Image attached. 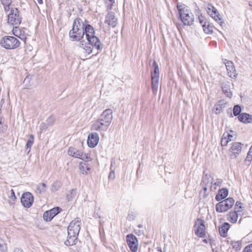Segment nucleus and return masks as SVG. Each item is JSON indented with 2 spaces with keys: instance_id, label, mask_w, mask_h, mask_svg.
I'll return each instance as SVG.
<instances>
[{
  "instance_id": "6ab92c4d",
  "label": "nucleus",
  "mask_w": 252,
  "mask_h": 252,
  "mask_svg": "<svg viewBox=\"0 0 252 252\" xmlns=\"http://www.w3.org/2000/svg\"><path fill=\"white\" fill-rule=\"evenodd\" d=\"M225 64L228 76L231 78L236 77V73H235V69L233 63L231 61H228Z\"/></svg>"
},
{
  "instance_id": "20e7f679",
  "label": "nucleus",
  "mask_w": 252,
  "mask_h": 252,
  "mask_svg": "<svg viewBox=\"0 0 252 252\" xmlns=\"http://www.w3.org/2000/svg\"><path fill=\"white\" fill-rule=\"evenodd\" d=\"M177 5L181 19L185 25L191 26L194 22V15L190 10L186 7Z\"/></svg>"
},
{
  "instance_id": "13d9d810",
  "label": "nucleus",
  "mask_w": 252,
  "mask_h": 252,
  "mask_svg": "<svg viewBox=\"0 0 252 252\" xmlns=\"http://www.w3.org/2000/svg\"><path fill=\"white\" fill-rule=\"evenodd\" d=\"M25 89H29V85H27L26 84V85H25Z\"/></svg>"
},
{
  "instance_id": "a19ab883",
  "label": "nucleus",
  "mask_w": 252,
  "mask_h": 252,
  "mask_svg": "<svg viewBox=\"0 0 252 252\" xmlns=\"http://www.w3.org/2000/svg\"><path fill=\"white\" fill-rule=\"evenodd\" d=\"M7 250V247L6 244L2 240H0V251L2 252H4Z\"/></svg>"
},
{
  "instance_id": "9d476101",
  "label": "nucleus",
  "mask_w": 252,
  "mask_h": 252,
  "mask_svg": "<svg viewBox=\"0 0 252 252\" xmlns=\"http://www.w3.org/2000/svg\"><path fill=\"white\" fill-rule=\"evenodd\" d=\"M67 153L69 156L81 159L85 161H89L90 158V157L87 155L73 147L69 148Z\"/></svg>"
},
{
  "instance_id": "f8f14e48",
  "label": "nucleus",
  "mask_w": 252,
  "mask_h": 252,
  "mask_svg": "<svg viewBox=\"0 0 252 252\" xmlns=\"http://www.w3.org/2000/svg\"><path fill=\"white\" fill-rule=\"evenodd\" d=\"M196 229L195 234L200 238H203L206 235L205 221L203 220L198 219L195 222Z\"/></svg>"
},
{
  "instance_id": "473e14b6",
  "label": "nucleus",
  "mask_w": 252,
  "mask_h": 252,
  "mask_svg": "<svg viewBox=\"0 0 252 252\" xmlns=\"http://www.w3.org/2000/svg\"><path fill=\"white\" fill-rule=\"evenodd\" d=\"M79 169L83 173L84 172L87 173L88 171L90 170V168L88 167L87 164L85 162H80Z\"/></svg>"
},
{
  "instance_id": "5701e85b",
  "label": "nucleus",
  "mask_w": 252,
  "mask_h": 252,
  "mask_svg": "<svg viewBox=\"0 0 252 252\" xmlns=\"http://www.w3.org/2000/svg\"><path fill=\"white\" fill-rule=\"evenodd\" d=\"M239 121L244 123H251L252 122V115L242 113L238 117Z\"/></svg>"
},
{
  "instance_id": "0eeeda50",
  "label": "nucleus",
  "mask_w": 252,
  "mask_h": 252,
  "mask_svg": "<svg viewBox=\"0 0 252 252\" xmlns=\"http://www.w3.org/2000/svg\"><path fill=\"white\" fill-rule=\"evenodd\" d=\"M234 203V200L232 198H228L220 201L216 205V211L219 213L226 212L233 206Z\"/></svg>"
},
{
  "instance_id": "ddd939ff",
  "label": "nucleus",
  "mask_w": 252,
  "mask_h": 252,
  "mask_svg": "<svg viewBox=\"0 0 252 252\" xmlns=\"http://www.w3.org/2000/svg\"><path fill=\"white\" fill-rule=\"evenodd\" d=\"M198 20L201 24L204 32L207 34H211L213 32V27L212 26L207 19L201 14L198 16Z\"/></svg>"
},
{
  "instance_id": "8fccbe9b",
  "label": "nucleus",
  "mask_w": 252,
  "mask_h": 252,
  "mask_svg": "<svg viewBox=\"0 0 252 252\" xmlns=\"http://www.w3.org/2000/svg\"><path fill=\"white\" fill-rule=\"evenodd\" d=\"M3 6L4 7V9L5 11H8L9 10V9H10L9 6L10 5H3Z\"/></svg>"
},
{
  "instance_id": "bb28decb",
  "label": "nucleus",
  "mask_w": 252,
  "mask_h": 252,
  "mask_svg": "<svg viewBox=\"0 0 252 252\" xmlns=\"http://www.w3.org/2000/svg\"><path fill=\"white\" fill-rule=\"evenodd\" d=\"M228 218L227 220L230 221L231 223H235L237 220L238 215L237 213V211H234L232 212H230L229 214L227 215Z\"/></svg>"
},
{
  "instance_id": "cd10ccee",
  "label": "nucleus",
  "mask_w": 252,
  "mask_h": 252,
  "mask_svg": "<svg viewBox=\"0 0 252 252\" xmlns=\"http://www.w3.org/2000/svg\"><path fill=\"white\" fill-rule=\"evenodd\" d=\"M34 142V136L32 134L30 135V137L26 145V152L29 154L31 151V147Z\"/></svg>"
},
{
  "instance_id": "4d7b16f0",
  "label": "nucleus",
  "mask_w": 252,
  "mask_h": 252,
  "mask_svg": "<svg viewBox=\"0 0 252 252\" xmlns=\"http://www.w3.org/2000/svg\"><path fill=\"white\" fill-rule=\"evenodd\" d=\"M249 5L250 6H251L252 7V1L249 2Z\"/></svg>"
},
{
  "instance_id": "58836bf2",
  "label": "nucleus",
  "mask_w": 252,
  "mask_h": 252,
  "mask_svg": "<svg viewBox=\"0 0 252 252\" xmlns=\"http://www.w3.org/2000/svg\"><path fill=\"white\" fill-rule=\"evenodd\" d=\"M76 190L72 189L70 190V194L67 195V198L68 200H71L73 197L76 196Z\"/></svg>"
},
{
  "instance_id": "39448f33",
  "label": "nucleus",
  "mask_w": 252,
  "mask_h": 252,
  "mask_svg": "<svg viewBox=\"0 0 252 252\" xmlns=\"http://www.w3.org/2000/svg\"><path fill=\"white\" fill-rule=\"evenodd\" d=\"M20 42L15 37L12 36H5L0 41V45L6 49H14L18 48Z\"/></svg>"
},
{
  "instance_id": "a211bd4d",
  "label": "nucleus",
  "mask_w": 252,
  "mask_h": 252,
  "mask_svg": "<svg viewBox=\"0 0 252 252\" xmlns=\"http://www.w3.org/2000/svg\"><path fill=\"white\" fill-rule=\"evenodd\" d=\"M105 23H107L109 26L115 27L117 25V19L112 12H109L105 17Z\"/></svg>"
},
{
  "instance_id": "ea45409f",
  "label": "nucleus",
  "mask_w": 252,
  "mask_h": 252,
  "mask_svg": "<svg viewBox=\"0 0 252 252\" xmlns=\"http://www.w3.org/2000/svg\"><path fill=\"white\" fill-rule=\"evenodd\" d=\"M76 19H79L80 20V22H80V27L82 28V29L83 28H85V27L86 26V25L87 26V25H90L89 24V22L87 20H86V19H85L84 20H83L82 19H81V18H76Z\"/></svg>"
},
{
  "instance_id": "7c9ffc66",
  "label": "nucleus",
  "mask_w": 252,
  "mask_h": 252,
  "mask_svg": "<svg viewBox=\"0 0 252 252\" xmlns=\"http://www.w3.org/2000/svg\"><path fill=\"white\" fill-rule=\"evenodd\" d=\"M55 121V117L53 116H50L46 120V123H43L42 125L43 126H45V125H47V126H52L54 124Z\"/></svg>"
},
{
  "instance_id": "6e6d98bb",
  "label": "nucleus",
  "mask_w": 252,
  "mask_h": 252,
  "mask_svg": "<svg viewBox=\"0 0 252 252\" xmlns=\"http://www.w3.org/2000/svg\"><path fill=\"white\" fill-rule=\"evenodd\" d=\"M37 2L39 3V4H42L43 3V0H36Z\"/></svg>"
},
{
  "instance_id": "c9c22d12",
  "label": "nucleus",
  "mask_w": 252,
  "mask_h": 252,
  "mask_svg": "<svg viewBox=\"0 0 252 252\" xmlns=\"http://www.w3.org/2000/svg\"><path fill=\"white\" fill-rule=\"evenodd\" d=\"M241 111V109L239 105H236L234 106L233 109V113L234 116H236L240 115V113Z\"/></svg>"
},
{
  "instance_id": "09e8293b",
  "label": "nucleus",
  "mask_w": 252,
  "mask_h": 252,
  "mask_svg": "<svg viewBox=\"0 0 252 252\" xmlns=\"http://www.w3.org/2000/svg\"><path fill=\"white\" fill-rule=\"evenodd\" d=\"M11 196L12 199H13V198H16L14 191L13 189L11 190Z\"/></svg>"
},
{
  "instance_id": "f03ea898",
  "label": "nucleus",
  "mask_w": 252,
  "mask_h": 252,
  "mask_svg": "<svg viewBox=\"0 0 252 252\" xmlns=\"http://www.w3.org/2000/svg\"><path fill=\"white\" fill-rule=\"evenodd\" d=\"M84 35H85L88 42L97 50H101V43L99 39L94 35V28L90 25H87L85 28H83Z\"/></svg>"
},
{
  "instance_id": "c756f323",
  "label": "nucleus",
  "mask_w": 252,
  "mask_h": 252,
  "mask_svg": "<svg viewBox=\"0 0 252 252\" xmlns=\"http://www.w3.org/2000/svg\"><path fill=\"white\" fill-rule=\"evenodd\" d=\"M222 180L220 179H217L214 184L213 182H211V186H210V189L212 191H215L217 189V187H220L221 184Z\"/></svg>"
},
{
  "instance_id": "c85d7f7f",
  "label": "nucleus",
  "mask_w": 252,
  "mask_h": 252,
  "mask_svg": "<svg viewBox=\"0 0 252 252\" xmlns=\"http://www.w3.org/2000/svg\"><path fill=\"white\" fill-rule=\"evenodd\" d=\"M153 67L154 68V70L151 72V76L159 77V68L158 63L155 61L153 63Z\"/></svg>"
},
{
  "instance_id": "f3484780",
  "label": "nucleus",
  "mask_w": 252,
  "mask_h": 252,
  "mask_svg": "<svg viewBox=\"0 0 252 252\" xmlns=\"http://www.w3.org/2000/svg\"><path fill=\"white\" fill-rule=\"evenodd\" d=\"M98 134L96 132H93L88 136L87 143L88 146L91 148L95 147L99 141Z\"/></svg>"
},
{
  "instance_id": "a878e982",
  "label": "nucleus",
  "mask_w": 252,
  "mask_h": 252,
  "mask_svg": "<svg viewBox=\"0 0 252 252\" xmlns=\"http://www.w3.org/2000/svg\"><path fill=\"white\" fill-rule=\"evenodd\" d=\"M221 88L223 93L229 97H231L232 94L230 90L229 83H222L221 84Z\"/></svg>"
},
{
  "instance_id": "5fc2aeb1",
  "label": "nucleus",
  "mask_w": 252,
  "mask_h": 252,
  "mask_svg": "<svg viewBox=\"0 0 252 252\" xmlns=\"http://www.w3.org/2000/svg\"><path fill=\"white\" fill-rule=\"evenodd\" d=\"M225 136H227V138H229L230 139L232 137V135L228 133L225 134Z\"/></svg>"
},
{
  "instance_id": "393cba45",
  "label": "nucleus",
  "mask_w": 252,
  "mask_h": 252,
  "mask_svg": "<svg viewBox=\"0 0 252 252\" xmlns=\"http://www.w3.org/2000/svg\"><path fill=\"white\" fill-rule=\"evenodd\" d=\"M152 89L153 94H156L158 92V87L159 77L151 76Z\"/></svg>"
},
{
  "instance_id": "603ef678",
  "label": "nucleus",
  "mask_w": 252,
  "mask_h": 252,
  "mask_svg": "<svg viewBox=\"0 0 252 252\" xmlns=\"http://www.w3.org/2000/svg\"><path fill=\"white\" fill-rule=\"evenodd\" d=\"M30 78L28 76H27L24 81V83H25L26 82L29 81Z\"/></svg>"
},
{
  "instance_id": "dca6fc26",
  "label": "nucleus",
  "mask_w": 252,
  "mask_h": 252,
  "mask_svg": "<svg viewBox=\"0 0 252 252\" xmlns=\"http://www.w3.org/2000/svg\"><path fill=\"white\" fill-rule=\"evenodd\" d=\"M230 152L232 153L230 155L231 158H236L241 153L242 150V144L239 142H233L230 147Z\"/></svg>"
},
{
  "instance_id": "bf43d9fd",
  "label": "nucleus",
  "mask_w": 252,
  "mask_h": 252,
  "mask_svg": "<svg viewBox=\"0 0 252 252\" xmlns=\"http://www.w3.org/2000/svg\"><path fill=\"white\" fill-rule=\"evenodd\" d=\"M203 242H204L206 243H207V240L206 239L203 240Z\"/></svg>"
},
{
  "instance_id": "de8ad7c7",
  "label": "nucleus",
  "mask_w": 252,
  "mask_h": 252,
  "mask_svg": "<svg viewBox=\"0 0 252 252\" xmlns=\"http://www.w3.org/2000/svg\"><path fill=\"white\" fill-rule=\"evenodd\" d=\"M157 250H158V251L160 252H166V248H163V249H162L161 248H160V247H158Z\"/></svg>"
},
{
  "instance_id": "79ce46f5",
  "label": "nucleus",
  "mask_w": 252,
  "mask_h": 252,
  "mask_svg": "<svg viewBox=\"0 0 252 252\" xmlns=\"http://www.w3.org/2000/svg\"><path fill=\"white\" fill-rule=\"evenodd\" d=\"M242 203L240 201H237L236 202L234 209L235 210H237L238 212H240L241 211L240 210H239V209H242L243 207L242 206Z\"/></svg>"
},
{
  "instance_id": "423d86ee",
  "label": "nucleus",
  "mask_w": 252,
  "mask_h": 252,
  "mask_svg": "<svg viewBox=\"0 0 252 252\" xmlns=\"http://www.w3.org/2000/svg\"><path fill=\"white\" fill-rule=\"evenodd\" d=\"M22 15L17 8H12L8 15V23L15 26L19 25L22 22Z\"/></svg>"
},
{
  "instance_id": "6e6552de",
  "label": "nucleus",
  "mask_w": 252,
  "mask_h": 252,
  "mask_svg": "<svg viewBox=\"0 0 252 252\" xmlns=\"http://www.w3.org/2000/svg\"><path fill=\"white\" fill-rule=\"evenodd\" d=\"M207 11L208 14L218 23L220 26L222 27L223 25H224V22L222 20L221 16L217 8L212 4L209 3L208 4Z\"/></svg>"
},
{
  "instance_id": "052dcab7",
  "label": "nucleus",
  "mask_w": 252,
  "mask_h": 252,
  "mask_svg": "<svg viewBox=\"0 0 252 252\" xmlns=\"http://www.w3.org/2000/svg\"><path fill=\"white\" fill-rule=\"evenodd\" d=\"M230 117H233V116H232V114H230Z\"/></svg>"
},
{
  "instance_id": "c03bdc74",
  "label": "nucleus",
  "mask_w": 252,
  "mask_h": 252,
  "mask_svg": "<svg viewBox=\"0 0 252 252\" xmlns=\"http://www.w3.org/2000/svg\"><path fill=\"white\" fill-rule=\"evenodd\" d=\"M3 5H10L12 3V0H0Z\"/></svg>"
},
{
  "instance_id": "49530a36",
  "label": "nucleus",
  "mask_w": 252,
  "mask_h": 252,
  "mask_svg": "<svg viewBox=\"0 0 252 252\" xmlns=\"http://www.w3.org/2000/svg\"><path fill=\"white\" fill-rule=\"evenodd\" d=\"M203 190L204 191V194L203 197H206L207 196V194L206 193L208 189L207 186H205V187H203Z\"/></svg>"
},
{
  "instance_id": "412c9836",
  "label": "nucleus",
  "mask_w": 252,
  "mask_h": 252,
  "mask_svg": "<svg viewBox=\"0 0 252 252\" xmlns=\"http://www.w3.org/2000/svg\"><path fill=\"white\" fill-rule=\"evenodd\" d=\"M228 194V190L226 188H223L219 190L216 195L215 199L217 201H220L225 198Z\"/></svg>"
},
{
  "instance_id": "72a5a7b5",
  "label": "nucleus",
  "mask_w": 252,
  "mask_h": 252,
  "mask_svg": "<svg viewBox=\"0 0 252 252\" xmlns=\"http://www.w3.org/2000/svg\"><path fill=\"white\" fill-rule=\"evenodd\" d=\"M212 180L213 179H211V181H210L208 176L206 175L203 178L202 184L206 186H209L210 188L211 186V182H213Z\"/></svg>"
},
{
  "instance_id": "2f4dec72",
  "label": "nucleus",
  "mask_w": 252,
  "mask_h": 252,
  "mask_svg": "<svg viewBox=\"0 0 252 252\" xmlns=\"http://www.w3.org/2000/svg\"><path fill=\"white\" fill-rule=\"evenodd\" d=\"M231 140V139L229 138H227V136H225V133H224L221 139V146L222 147L226 146L228 143Z\"/></svg>"
},
{
  "instance_id": "7ed1b4c3",
  "label": "nucleus",
  "mask_w": 252,
  "mask_h": 252,
  "mask_svg": "<svg viewBox=\"0 0 252 252\" xmlns=\"http://www.w3.org/2000/svg\"><path fill=\"white\" fill-rule=\"evenodd\" d=\"M80 22L79 19H75L73 21L72 29L69 32V37L72 41H81L84 37Z\"/></svg>"
},
{
  "instance_id": "1a4fd4ad",
  "label": "nucleus",
  "mask_w": 252,
  "mask_h": 252,
  "mask_svg": "<svg viewBox=\"0 0 252 252\" xmlns=\"http://www.w3.org/2000/svg\"><path fill=\"white\" fill-rule=\"evenodd\" d=\"M81 220L79 218H76L70 222L67 228V232H70V234H79L80 230Z\"/></svg>"
},
{
  "instance_id": "e433bc0d",
  "label": "nucleus",
  "mask_w": 252,
  "mask_h": 252,
  "mask_svg": "<svg viewBox=\"0 0 252 252\" xmlns=\"http://www.w3.org/2000/svg\"><path fill=\"white\" fill-rule=\"evenodd\" d=\"M37 190H38L39 193L44 192L46 190V185L44 183H40L37 186Z\"/></svg>"
},
{
  "instance_id": "f704fd0d",
  "label": "nucleus",
  "mask_w": 252,
  "mask_h": 252,
  "mask_svg": "<svg viewBox=\"0 0 252 252\" xmlns=\"http://www.w3.org/2000/svg\"><path fill=\"white\" fill-rule=\"evenodd\" d=\"M223 107L224 106H222V104H217L214 107V111L216 114H219L222 111Z\"/></svg>"
},
{
  "instance_id": "4468645a",
  "label": "nucleus",
  "mask_w": 252,
  "mask_h": 252,
  "mask_svg": "<svg viewBox=\"0 0 252 252\" xmlns=\"http://www.w3.org/2000/svg\"><path fill=\"white\" fill-rule=\"evenodd\" d=\"M21 202L24 207L30 208L33 202V196L29 192L23 193L21 197Z\"/></svg>"
},
{
  "instance_id": "b1692460",
  "label": "nucleus",
  "mask_w": 252,
  "mask_h": 252,
  "mask_svg": "<svg viewBox=\"0 0 252 252\" xmlns=\"http://www.w3.org/2000/svg\"><path fill=\"white\" fill-rule=\"evenodd\" d=\"M229 227L230 224L228 222L223 223V224L219 228L220 235L221 237H225L227 235V232Z\"/></svg>"
},
{
  "instance_id": "37998d69",
  "label": "nucleus",
  "mask_w": 252,
  "mask_h": 252,
  "mask_svg": "<svg viewBox=\"0 0 252 252\" xmlns=\"http://www.w3.org/2000/svg\"><path fill=\"white\" fill-rule=\"evenodd\" d=\"M243 252H252V244L246 246Z\"/></svg>"
},
{
  "instance_id": "4c0bfd02",
  "label": "nucleus",
  "mask_w": 252,
  "mask_h": 252,
  "mask_svg": "<svg viewBox=\"0 0 252 252\" xmlns=\"http://www.w3.org/2000/svg\"><path fill=\"white\" fill-rule=\"evenodd\" d=\"M231 245L233 248L235 249L236 250H239L241 248V244L239 241L232 242Z\"/></svg>"
},
{
  "instance_id": "aec40b11",
  "label": "nucleus",
  "mask_w": 252,
  "mask_h": 252,
  "mask_svg": "<svg viewBox=\"0 0 252 252\" xmlns=\"http://www.w3.org/2000/svg\"><path fill=\"white\" fill-rule=\"evenodd\" d=\"M78 234H70V232H68L67 240L64 242V244L66 246H72L76 244V241L78 238Z\"/></svg>"
},
{
  "instance_id": "a18cd8bd",
  "label": "nucleus",
  "mask_w": 252,
  "mask_h": 252,
  "mask_svg": "<svg viewBox=\"0 0 252 252\" xmlns=\"http://www.w3.org/2000/svg\"><path fill=\"white\" fill-rule=\"evenodd\" d=\"M109 178L110 179H114L115 178V173L114 171H112L110 172L109 175Z\"/></svg>"
},
{
  "instance_id": "3c124183",
  "label": "nucleus",
  "mask_w": 252,
  "mask_h": 252,
  "mask_svg": "<svg viewBox=\"0 0 252 252\" xmlns=\"http://www.w3.org/2000/svg\"><path fill=\"white\" fill-rule=\"evenodd\" d=\"M48 126H47V125H45V126H43L42 124L40 125V129H46Z\"/></svg>"
},
{
  "instance_id": "2eb2a0df",
  "label": "nucleus",
  "mask_w": 252,
  "mask_h": 252,
  "mask_svg": "<svg viewBox=\"0 0 252 252\" xmlns=\"http://www.w3.org/2000/svg\"><path fill=\"white\" fill-rule=\"evenodd\" d=\"M62 211L59 207H55L49 211H46L43 215V219L46 221H51L53 218Z\"/></svg>"
},
{
  "instance_id": "9b49d317",
  "label": "nucleus",
  "mask_w": 252,
  "mask_h": 252,
  "mask_svg": "<svg viewBox=\"0 0 252 252\" xmlns=\"http://www.w3.org/2000/svg\"><path fill=\"white\" fill-rule=\"evenodd\" d=\"M126 243L132 252H136L138 242L137 238L133 234H128L126 237Z\"/></svg>"
},
{
  "instance_id": "864d4df0",
  "label": "nucleus",
  "mask_w": 252,
  "mask_h": 252,
  "mask_svg": "<svg viewBox=\"0 0 252 252\" xmlns=\"http://www.w3.org/2000/svg\"><path fill=\"white\" fill-rule=\"evenodd\" d=\"M13 252H23L22 250L19 249H16Z\"/></svg>"
},
{
  "instance_id": "4be33fe9",
  "label": "nucleus",
  "mask_w": 252,
  "mask_h": 252,
  "mask_svg": "<svg viewBox=\"0 0 252 252\" xmlns=\"http://www.w3.org/2000/svg\"><path fill=\"white\" fill-rule=\"evenodd\" d=\"M79 47L82 48L85 53L88 54H90L92 52L93 47L91 44H90L89 42L85 43L84 40L81 41L79 44Z\"/></svg>"
},
{
  "instance_id": "f257e3e1",
  "label": "nucleus",
  "mask_w": 252,
  "mask_h": 252,
  "mask_svg": "<svg viewBox=\"0 0 252 252\" xmlns=\"http://www.w3.org/2000/svg\"><path fill=\"white\" fill-rule=\"evenodd\" d=\"M113 112L111 109H107L100 115L91 126V129L97 131L101 134L106 132L113 120Z\"/></svg>"
}]
</instances>
